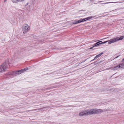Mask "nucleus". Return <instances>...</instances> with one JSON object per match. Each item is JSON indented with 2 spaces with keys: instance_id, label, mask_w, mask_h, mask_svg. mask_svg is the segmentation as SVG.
<instances>
[{
  "instance_id": "9d476101",
  "label": "nucleus",
  "mask_w": 124,
  "mask_h": 124,
  "mask_svg": "<svg viewBox=\"0 0 124 124\" xmlns=\"http://www.w3.org/2000/svg\"><path fill=\"white\" fill-rule=\"evenodd\" d=\"M101 42V41H99V42H97V43H95V44L94 45V46H97L99 45L100 44V43H99Z\"/></svg>"
},
{
  "instance_id": "423d86ee",
  "label": "nucleus",
  "mask_w": 124,
  "mask_h": 124,
  "mask_svg": "<svg viewBox=\"0 0 124 124\" xmlns=\"http://www.w3.org/2000/svg\"><path fill=\"white\" fill-rule=\"evenodd\" d=\"M93 17L92 16L89 17L84 19H81L80 20H78L77 23H79L81 22L86 21L88 20H90Z\"/></svg>"
},
{
  "instance_id": "7ed1b4c3",
  "label": "nucleus",
  "mask_w": 124,
  "mask_h": 124,
  "mask_svg": "<svg viewBox=\"0 0 124 124\" xmlns=\"http://www.w3.org/2000/svg\"><path fill=\"white\" fill-rule=\"evenodd\" d=\"M124 38V36H121L119 38L117 37L114 39H113L108 41V43L109 44H110L112 43L121 40Z\"/></svg>"
},
{
  "instance_id": "f8f14e48",
  "label": "nucleus",
  "mask_w": 124,
  "mask_h": 124,
  "mask_svg": "<svg viewBox=\"0 0 124 124\" xmlns=\"http://www.w3.org/2000/svg\"><path fill=\"white\" fill-rule=\"evenodd\" d=\"M117 3V2H106L105 3H102V4H106L108 3Z\"/></svg>"
},
{
  "instance_id": "dca6fc26",
  "label": "nucleus",
  "mask_w": 124,
  "mask_h": 124,
  "mask_svg": "<svg viewBox=\"0 0 124 124\" xmlns=\"http://www.w3.org/2000/svg\"><path fill=\"white\" fill-rule=\"evenodd\" d=\"M122 62L124 61V58L122 60Z\"/></svg>"
},
{
  "instance_id": "9b49d317",
  "label": "nucleus",
  "mask_w": 124,
  "mask_h": 124,
  "mask_svg": "<svg viewBox=\"0 0 124 124\" xmlns=\"http://www.w3.org/2000/svg\"><path fill=\"white\" fill-rule=\"evenodd\" d=\"M119 65H118L117 66H116L114 68V70H117L119 69Z\"/></svg>"
},
{
  "instance_id": "6e6552de",
  "label": "nucleus",
  "mask_w": 124,
  "mask_h": 124,
  "mask_svg": "<svg viewBox=\"0 0 124 124\" xmlns=\"http://www.w3.org/2000/svg\"><path fill=\"white\" fill-rule=\"evenodd\" d=\"M118 65L120 69L124 68V62L123 63H120Z\"/></svg>"
},
{
  "instance_id": "f3484780",
  "label": "nucleus",
  "mask_w": 124,
  "mask_h": 124,
  "mask_svg": "<svg viewBox=\"0 0 124 124\" xmlns=\"http://www.w3.org/2000/svg\"><path fill=\"white\" fill-rule=\"evenodd\" d=\"M118 57V56H117V57H116L115 58H117Z\"/></svg>"
},
{
  "instance_id": "1a4fd4ad",
  "label": "nucleus",
  "mask_w": 124,
  "mask_h": 124,
  "mask_svg": "<svg viewBox=\"0 0 124 124\" xmlns=\"http://www.w3.org/2000/svg\"><path fill=\"white\" fill-rule=\"evenodd\" d=\"M31 68V67H26V68H25L23 69H21V70H28L29 69H32Z\"/></svg>"
},
{
  "instance_id": "39448f33",
  "label": "nucleus",
  "mask_w": 124,
  "mask_h": 124,
  "mask_svg": "<svg viewBox=\"0 0 124 124\" xmlns=\"http://www.w3.org/2000/svg\"><path fill=\"white\" fill-rule=\"evenodd\" d=\"M30 28L28 25L26 24L24 25L23 28V32L24 33H26L29 30Z\"/></svg>"
},
{
  "instance_id": "2eb2a0df",
  "label": "nucleus",
  "mask_w": 124,
  "mask_h": 124,
  "mask_svg": "<svg viewBox=\"0 0 124 124\" xmlns=\"http://www.w3.org/2000/svg\"><path fill=\"white\" fill-rule=\"evenodd\" d=\"M94 47V46H93V47H91L90 48V49H92V48H93V47Z\"/></svg>"
},
{
  "instance_id": "f257e3e1",
  "label": "nucleus",
  "mask_w": 124,
  "mask_h": 124,
  "mask_svg": "<svg viewBox=\"0 0 124 124\" xmlns=\"http://www.w3.org/2000/svg\"><path fill=\"white\" fill-rule=\"evenodd\" d=\"M102 110L97 109L85 110L80 112L79 113V115L80 116L89 115H91L98 113L102 112Z\"/></svg>"
},
{
  "instance_id": "ddd939ff",
  "label": "nucleus",
  "mask_w": 124,
  "mask_h": 124,
  "mask_svg": "<svg viewBox=\"0 0 124 124\" xmlns=\"http://www.w3.org/2000/svg\"><path fill=\"white\" fill-rule=\"evenodd\" d=\"M78 23V21H77L76 20L75 21L73 22V24H76Z\"/></svg>"
},
{
  "instance_id": "a211bd4d",
  "label": "nucleus",
  "mask_w": 124,
  "mask_h": 124,
  "mask_svg": "<svg viewBox=\"0 0 124 124\" xmlns=\"http://www.w3.org/2000/svg\"><path fill=\"white\" fill-rule=\"evenodd\" d=\"M2 70H0V72H1V71H2Z\"/></svg>"
},
{
  "instance_id": "f03ea898",
  "label": "nucleus",
  "mask_w": 124,
  "mask_h": 124,
  "mask_svg": "<svg viewBox=\"0 0 124 124\" xmlns=\"http://www.w3.org/2000/svg\"><path fill=\"white\" fill-rule=\"evenodd\" d=\"M9 64L8 60L4 62L2 65L0 66V70H4L8 69L9 67Z\"/></svg>"
},
{
  "instance_id": "20e7f679",
  "label": "nucleus",
  "mask_w": 124,
  "mask_h": 124,
  "mask_svg": "<svg viewBox=\"0 0 124 124\" xmlns=\"http://www.w3.org/2000/svg\"><path fill=\"white\" fill-rule=\"evenodd\" d=\"M26 70H17L13 71L12 73H9L8 74L9 75H12L13 76H16V75L19 74L21 73L25 72Z\"/></svg>"
},
{
  "instance_id": "4468645a",
  "label": "nucleus",
  "mask_w": 124,
  "mask_h": 124,
  "mask_svg": "<svg viewBox=\"0 0 124 124\" xmlns=\"http://www.w3.org/2000/svg\"><path fill=\"white\" fill-rule=\"evenodd\" d=\"M108 42V41H104V42H102V43H100V44H104V43H105L107 42Z\"/></svg>"
},
{
  "instance_id": "0eeeda50",
  "label": "nucleus",
  "mask_w": 124,
  "mask_h": 124,
  "mask_svg": "<svg viewBox=\"0 0 124 124\" xmlns=\"http://www.w3.org/2000/svg\"><path fill=\"white\" fill-rule=\"evenodd\" d=\"M103 54V52H101V54H100L97 55L94 58L91 60V61H93L94 60H95L97 58H98L100 57V56H101Z\"/></svg>"
}]
</instances>
